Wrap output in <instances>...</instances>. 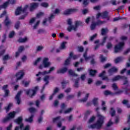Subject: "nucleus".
<instances>
[{
	"label": "nucleus",
	"mask_w": 130,
	"mask_h": 130,
	"mask_svg": "<svg viewBox=\"0 0 130 130\" xmlns=\"http://www.w3.org/2000/svg\"><path fill=\"white\" fill-rule=\"evenodd\" d=\"M98 117H99L96 122L94 124H92L88 126L89 128H96L97 129H100L104 123V116L100 114H98Z\"/></svg>",
	"instance_id": "obj_1"
},
{
	"label": "nucleus",
	"mask_w": 130,
	"mask_h": 130,
	"mask_svg": "<svg viewBox=\"0 0 130 130\" xmlns=\"http://www.w3.org/2000/svg\"><path fill=\"white\" fill-rule=\"evenodd\" d=\"M15 122L19 124V126H16L14 130H23V128H24V123H23V118L22 116L18 117L16 119Z\"/></svg>",
	"instance_id": "obj_2"
},
{
	"label": "nucleus",
	"mask_w": 130,
	"mask_h": 130,
	"mask_svg": "<svg viewBox=\"0 0 130 130\" xmlns=\"http://www.w3.org/2000/svg\"><path fill=\"white\" fill-rule=\"evenodd\" d=\"M24 91L25 92L26 95H27V96H29V95L30 98H33V97H34V96H35L36 94H37V91H38V86L35 87L34 89L29 88ZM31 92H32V93L30 95V93H31Z\"/></svg>",
	"instance_id": "obj_3"
},
{
	"label": "nucleus",
	"mask_w": 130,
	"mask_h": 130,
	"mask_svg": "<svg viewBox=\"0 0 130 130\" xmlns=\"http://www.w3.org/2000/svg\"><path fill=\"white\" fill-rule=\"evenodd\" d=\"M124 46V42H120L118 44L116 45L114 48V53H118L120 52L122 49H123Z\"/></svg>",
	"instance_id": "obj_4"
},
{
	"label": "nucleus",
	"mask_w": 130,
	"mask_h": 130,
	"mask_svg": "<svg viewBox=\"0 0 130 130\" xmlns=\"http://www.w3.org/2000/svg\"><path fill=\"white\" fill-rule=\"evenodd\" d=\"M87 54L88 52L86 50L83 54V57L84 58L85 60L87 61V60H89V59H91V58H92L90 61V64H95V63H96V61H95V59L93 58V57L95 56V55H91V56H87Z\"/></svg>",
	"instance_id": "obj_5"
},
{
	"label": "nucleus",
	"mask_w": 130,
	"mask_h": 130,
	"mask_svg": "<svg viewBox=\"0 0 130 130\" xmlns=\"http://www.w3.org/2000/svg\"><path fill=\"white\" fill-rule=\"evenodd\" d=\"M15 115H16V112L15 111L9 113L8 114V116L6 117V118H4L2 120L3 123H6V122H8V121H9V120H11L12 118H14Z\"/></svg>",
	"instance_id": "obj_6"
},
{
	"label": "nucleus",
	"mask_w": 130,
	"mask_h": 130,
	"mask_svg": "<svg viewBox=\"0 0 130 130\" xmlns=\"http://www.w3.org/2000/svg\"><path fill=\"white\" fill-rule=\"evenodd\" d=\"M29 8V6L25 5L23 9H22L21 7H18L15 11V16H18L21 13H25L27 10V9Z\"/></svg>",
	"instance_id": "obj_7"
},
{
	"label": "nucleus",
	"mask_w": 130,
	"mask_h": 130,
	"mask_svg": "<svg viewBox=\"0 0 130 130\" xmlns=\"http://www.w3.org/2000/svg\"><path fill=\"white\" fill-rule=\"evenodd\" d=\"M104 22L105 21H102L100 20H98L97 22L92 21L90 25V29L91 30H95L96 26H100V25H102Z\"/></svg>",
	"instance_id": "obj_8"
},
{
	"label": "nucleus",
	"mask_w": 130,
	"mask_h": 130,
	"mask_svg": "<svg viewBox=\"0 0 130 130\" xmlns=\"http://www.w3.org/2000/svg\"><path fill=\"white\" fill-rule=\"evenodd\" d=\"M120 93H122V90H119L116 91V92H112L109 90H105L104 92V94L105 96H108V95H111V96H114V95H117L118 94H120Z\"/></svg>",
	"instance_id": "obj_9"
},
{
	"label": "nucleus",
	"mask_w": 130,
	"mask_h": 130,
	"mask_svg": "<svg viewBox=\"0 0 130 130\" xmlns=\"http://www.w3.org/2000/svg\"><path fill=\"white\" fill-rule=\"evenodd\" d=\"M25 73L23 71V70L20 71L15 75V77H16V81H19V80H21L23 79V77H24Z\"/></svg>",
	"instance_id": "obj_10"
},
{
	"label": "nucleus",
	"mask_w": 130,
	"mask_h": 130,
	"mask_svg": "<svg viewBox=\"0 0 130 130\" xmlns=\"http://www.w3.org/2000/svg\"><path fill=\"white\" fill-rule=\"evenodd\" d=\"M79 26H84V23H83V22L81 21H75V26L74 25H72V30H74V31H76L77 30V28H78Z\"/></svg>",
	"instance_id": "obj_11"
},
{
	"label": "nucleus",
	"mask_w": 130,
	"mask_h": 130,
	"mask_svg": "<svg viewBox=\"0 0 130 130\" xmlns=\"http://www.w3.org/2000/svg\"><path fill=\"white\" fill-rule=\"evenodd\" d=\"M78 11V9H69L66 10L63 12V15H65L67 16L68 15H71V14H73V13H75V12H77Z\"/></svg>",
	"instance_id": "obj_12"
},
{
	"label": "nucleus",
	"mask_w": 130,
	"mask_h": 130,
	"mask_svg": "<svg viewBox=\"0 0 130 130\" xmlns=\"http://www.w3.org/2000/svg\"><path fill=\"white\" fill-rule=\"evenodd\" d=\"M21 94H22V91H18L15 98V100L17 101V104H18V105L21 104Z\"/></svg>",
	"instance_id": "obj_13"
},
{
	"label": "nucleus",
	"mask_w": 130,
	"mask_h": 130,
	"mask_svg": "<svg viewBox=\"0 0 130 130\" xmlns=\"http://www.w3.org/2000/svg\"><path fill=\"white\" fill-rule=\"evenodd\" d=\"M105 75H106V72L105 71H103L99 74V77L100 78H102L103 81H108L109 79H108V77L105 76Z\"/></svg>",
	"instance_id": "obj_14"
},
{
	"label": "nucleus",
	"mask_w": 130,
	"mask_h": 130,
	"mask_svg": "<svg viewBox=\"0 0 130 130\" xmlns=\"http://www.w3.org/2000/svg\"><path fill=\"white\" fill-rule=\"evenodd\" d=\"M43 64L44 68H48L50 66V62H48V58H44L43 60Z\"/></svg>",
	"instance_id": "obj_15"
},
{
	"label": "nucleus",
	"mask_w": 130,
	"mask_h": 130,
	"mask_svg": "<svg viewBox=\"0 0 130 130\" xmlns=\"http://www.w3.org/2000/svg\"><path fill=\"white\" fill-rule=\"evenodd\" d=\"M124 79H126V77L120 75H117L112 79V81L113 82H115L116 81H118V80H122Z\"/></svg>",
	"instance_id": "obj_16"
},
{
	"label": "nucleus",
	"mask_w": 130,
	"mask_h": 130,
	"mask_svg": "<svg viewBox=\"0 0 130 130\" xmlns=\"http://www.w3.org/2000/svg\"><path fill=\"white\" fill-rule=\"evenodd\" d=\"M102 17L103 19H107L108 21H109V17H108V12L104 11L102 13Z\"/></svg>",
	"instance_id": "obj_17"
},
{
	"label": "nucleus",
	"mask_w": 130,
	"mask_h": 130,
	"mask_svg": "<svg viewBox=\"0 0 130 130\" xmlns=\"http://www.w3.org/2000/svg\"><path fill=\"white\" fill-rule=\"evenodd\" d=\"M68 72V68L67 67H64L61 69L58 70L57 71V74H64Z\"/></svg>",
	"instance_id": "obj_18"
},
{
	"label": "nucleus",
	"mask_w": 130,
	"mask_h": 130,
	"mask_svg": "<svg viewBox=\"0 0 130 130\" xmlns=\"http://www.w3.org/2000/svg\"><path fill=\"white\" fill-rule=\"evenodd\" d=\"M38 7V3H31L30 7V11L32 12L34 10H35L36 8Z\"/></svg>",
	"instance_id": "obj_19"
},
{
	"label": "nucleus",
	"mask_w": 130,
	"mask_h": 130,
	"mask_svg": "<svg viewBox=\"0 0 130 130\" xmlns=\"http://www.w3.org/2000/svg\"><path fill=\"white\" fill-rule=\"evenodd\" d=\"M118 69L115 67H112L108 70L109 74H113V73H117Z\"/></svg>",
	"instance_id": "obj_20"
},
{
	"label": "nucleus",
	"mask_w": 130,
	"mask_h": 130,
	"mask_svg": "<svg viewBox=\"0 0 130 130\" xmlns=\"http://www.w3.org/2000/svg\"><path fill=\"white\" fill-rule=\"evenodd\" d=\"M89 75L91 77H95L96 74H97V70H93L92 69H90L89 71Z\"/></svg>",
	"instance_id": "obj_21"
},
{
	"label": "nucleus",
	"mask_w": 130,
	"mask_h": 130,
	"mask_svg": "<svg viewBox=\"0 0 130 130\" xmlns=\"http://www.w3.org/2000/svg\"><path fill=\"white\" fill-rule=\"evenodd\" d=\"M49 76L46 75L44 77V81L45 82V86H46V85H48L49 84Z\"/></svg>",
	"instance_id": "obj_22"
},
{
	"label": "nucleus",
	"mask_w": 130,
	"mask_h": 130,
	"mask_svg": "<svg viewBox=\"0 0 130 130\" xmlns=\"http://www.w3.org/2000/svg\"><path fill=\"white\" fill-rule=\"evenodd\" d=\"M68 73L72 77H78L79 76L78 74L75 73V72L73 71L72 69L69 70Z\"/></svg>",
	"instance_id": "obj_23"
},
{
	"label": "nucleus",
	"mask_w": 130,
	"mask_h": 130,
	"mask_svg": "<svg viewBox=\"0 0 130 130\" xmlns=\"http://www.w3.org/2000/svg\"><path fill=\"white\" fill-rule=\"evenodd\" d=\"M27 40L28 39L27 38V37H25L23 39L22 38H20L17 41L19 43H24V42H26Z\"/></svg>",
	"instance_id": "obj_24"
},
{
	"label": "nucleus",
	"mask_w": 130,
	"mask_h": 130,
	"mask_svg": "<svg viewBox=\"0 0 130 130\" xmlns=\"http://www.w3.org/2000/svg\"><path fill=\"white\" fill-rule=\"evenodd\" d=\"M69 58H70V59L71 58H73V59L75 60L78 58V56L77 55H74V53L71 52L69 54Z\"/></svg>",
	"instance_id": "obj_25"
},
{
	"label": "nucleus",
	"mask_w": 130,
	"mask_h": 130,
	"mask_svg": "<svg viewBox=\"0 0 130 130\" xmlns=\"http://www.w3.org/2000/svg\"><path fill=\"white\" fill-rule=\"evenodd\" d=\"M4 23L5 24V25L7 26H9L10 24H11V21L9 20V17L8 16H6V19L4 21Z\"/></svg>",
	"instance_id": "obj_26"
},
{
	"label": "nucleus",
	"mask_w": 130,
	"mask_h": 130,
	"mask_svg": "<svg viewBox=\"0 0 130 130\" xmlns=\"http://www.w3.org/2000/svg\"><path fill=\"white\" fill-rule=\"evenodd\" d=\"M122 104L126 105L127 108H130V105L128 103V101L126 100H123L122 102Z\"/></svg>",
	"instance_id": "obj_27"
},
{
	"label": "nucleus",
	"mask_w": 130,
	"mask_h": 130,
	"mask_svg": "<svg viewBox=\"0 0 130 130\" xmlns=\"http://www.w3.org/2000/svg\"><path fill=\"white\" fill-rule=\"evenodd\" d=\"M89 95H90L89 93H87L84 98L79 100L80 102H86L88 100V98H89Z\"/></svg>",
	"instance_id": "obj_28"
},
{
	"label": "nucleus",
	"mask_w": 130,
	"mask_h": 130,
	"mask_svg": "<svg viewBox=\"0 0 130 130\" xmlns=\"http://www.w3.org/2000/svg\"><path fill=\"white\" fill-rule=\"evenodd\" d=\"M126 18L125 17H117L113 18V22H116L117 21H119V20H126Z\"/></svg>",
	"instance_id": "obj_29"
},
{
	"label": "nucleus",
	"mask_w": 130,
	"mask_h": 130,
	"mask_svg": "<svg viewBox=\"0 0 130 130\" xmlns=\"http://www.w3.org/2000/svg\"><path fill=\"white\" fill-rule=\"evenodd\" d=\"M21 84L22 85H24V86L25 88H27V87H28V86H29V85H30V81H26V82H25V80H22L21 81Z\"/></svg>",
	"instance_id": "obj_30"
},
{
	"label": "nucleus",
	"mask_w": 130,
	"mask_h": 130,
	"mask_svg": "<svg viewBox=\"0 0 130 130\" xmlns=\"http://www.w3.org/2000/svg\"><path fill=\"white\" fill-rule=\"evenodd\" d=\"M69 81H62L61 84L62 85V89H65L66 87H67V84H69Z\"/></svg>",
	"instance_id": "obj_31"
},
{
	"label": "nucleus",
	"mask_w": 130,
	"mask_h": 130,
	"mask_svg": "<svg viewBox=\"0 0 130 130\" xmlns=\"http://www.w3.org/2000/svg\"><path fill=\"white\" fill-rule=\"evenodd\" d=\"M110 113L112 117L115 116V110H114V109L113 107L110 108Z\"/></svg>",
	"instance_id": "obj_32"
},
{
	"label": "nucleus",
	"mask_w": 130,
	"mask_h": 130,
	"mask_svg": "<svg viewBox=\"0 0 130 130\" xmlns=\"http://www.w3.org/2000/svg\"><path fill=\"white\" fill-rule=\"evenodd\" d=\"M33 117H34V115L32 114L28 118L25 119V121L27 122H32L34 120Z\"/></svg>",
	"instance_id": "obj_33"
},
{
	"label": "nucleus",
	"mask_w": 130,
	"mask_h": 130,
	"mask_svg": "<svg viewBox=\"0 0 130 130\" xmlns=\"http://www.w3.org/2000/svg\"><path fill=\"white\" fill-rule=\"evenodd\" d=\"M11 0H8L6 2L4 3L3 5H2V8L3 9H6V8H7V7L9 6L10 4V2Z\"/></svg>",
	"instance_id": "obj_34"
},
{
	"label": "nucleus",
	"mask_w": 130,
	"mask_h": 130,
	"mask_svg": "<svg viewBox=\"0 0 130 130\" xmlns=\"http://www.w3.org/2000/svg\"><path fill=\"white\" fill-rule=\"evenodd\" d=\"M66 107H67V105L66 104L62 103L61 104V110L59 111V113H62V110L66 109Z\"/></svg>",
	"instance_id": "obj_35"
},
{
	"label": "nucleus",
	"mask_w": 130,
	"mask_h": 130,
	"mask_svg": "<svg viewBox=\"0 0 130 130\" xmlns=\"http://www.w3.org/2000/svg\"><path fill=\"white\" fill-rule=\"evenodd\" d=\"M75 98V95L70 94L66 97L67 101H70L71 99H74Z\"/></svg>",
	"instance_id": "obj_36"
},
{
	"label": "nucleus",
	"mask_w": 130,
	"mask_h": 130,
	"mask_svg": "<svg viewBox=\"0 0 130 130\" xmlns=\"http://www.w3.org/2000/svg\"><path fill=\"white\" fill-rule=\"evenodd\" d=\"M12 106H13V104L10 103L7 107H5V109H6L7 112L10 111V109H11V107H12Z\"/></svg>",
	"instance_id": "obj_37"
},
{
	"label": "nucleus",
	"mask_w": 130,
	"mask_h": 130,
	"mask_svg": "<svg viewBox=\"0 0 130 130\" xmlns=\"http://www.w3.org/2000/svg\"><path fill=\"white\" fill-rule=\"evenodd\" d=\"M79 81H80L79 78L75 80V84L74 85V87H75V88H79Z\"/></svg>",
	"instance_id": "obj_38"
},
{
	"label": "nucleus",
	"mask_w": 130,
	"mask_h": 130,
	"mask_svg": "<svg viewBox=\"0 0 130 130\" xmlns=\"http://www.w3.org/2000/svg\"><path fill=\"white\" fill-rule=\"evenodd\" d=\"M92 102L94 106H97V105H98V98H94L92 100Z\"/></svg>",
	"instance_id": "obj_39"
},
{
	"label": "nucleus",
	"mask_w": 130,
	"mask_h": 130,
	"mask_svg": "<svg viewBox=\"0 0 130 130\" xmlns=\"http://www.w3.org/2000/svg\"><path fill=\"white\" fill-rule=\"evenodd\" d=\"M71 63V58H67L64 62V66H69Z\"/></svg>",
	"instance_id": "obj_40"
},
{
	"label": "nucleus",
	"mask_w": 130,
	"mask_h": 130,
	"mask_svg": "<svg viewBox=\"0 0 130 130\" xmlns=\"http://www.w3.org/2000/svg\"><path fill=\"white\" fill-rule=\"evenodd\" d=\"M107 39V37H105L103 39V41L100 43V45H101L102 46H104V44L105 42H106V40Z\"/></svg>",
	"instance_id": "obj_41"
},
{
	"label": "nucleus",
	"mask_w": 130,
	"mask_h": 130,
	"mask_svg": "<svg viewBox=\"0 0 130 130\" xmlns=\"http://www.w3.org/2000/svg\"><path fill=\"white\" fill-rule=\"evenodd\" d=\"M59 119H60V116H57L55 118H53V122L55 123V122H56L57 121H59Z\"/></svg>",
	"instance_id": "obj_42"
},
{
	"label": "nucleus",
	"mask_w": 130,
	"mask_h": 130,
	"mask_svg": "<svg viewBox=\"0 0 130 130\" xmlns=\"http://www.w3.org/2000/svg\"><path fill=\"white\" fill-rule=\"evenodd\" d=\"M20 24H21V22H20V21H17L16 23V24H15V29H19V28H20Z\"/></svg>",
	"instance_id": "obj_43"
},
{
	"label": "nucleus",
	"mask_w": 130,
	"mask_h": 130,
	"mask_svg": "<svg viewBox=\"0 0 130 130\" xmlns=\"http://www.w3.org/2000/svg\"><path fill=\"white\" fill-rule=\"evenodd\" d=\"M73 110V108H70L67 110L64 111V114H67V113H70Z\"/></svg>",
	"instance_id": "obj_44"
},
{
	"label": "nucleus",
	"mask_w": 130,
	"mask_h": 130,
	"mask_svg": "<svg viewBox=\"0 0 130 130\" xmlns=\"http://www.w3.org/2000/svg\"><path fill=\"white\" fill-rule=\"evenodd\" d=\"M121 58H122L121 57H117L114 60L115 63H118V62H119V61L121 60Z\"/></svg>",
	"instance_id": "obj_45"
},
{
	"label": "nucleus",
	"mask_w": 130,
	"mask_h": 130,
	"mask_svg": "<svg viewBox=\"0 0 130 130\" xmlns=\"http://www.w3.org/2000/svg\"><path fill=\"white\" fill-rule=\"evenodd\" d=\"M66 44H67V42H63L60 46V48L61 49H64V48H66Z\"/></svg>",
	"instance_id": "obj_46"
},
{
	"label": "nucleus",
	"mask_w": 130,
	"mask_h": 130,
	"mask_svg": "<svg viewBox=\"0 0 130 130\" xmlns=\"http://www.w3.org/2000/svg\"><path fill=\"white\" fill-rule=\"evenodd\" d=\"M78 50L79 52H83L84 51V47L82 46L78 47Z\"/></svg>",
	"instance_id": "obj_47"
},
{
	"label": "nucleus",
	"mask_w": 130,
	"mask_h": 130,
	"mask_svg": "<svg viewBox=\"0 0 130 130\" xmlns=\"http://www.w3.org/2000/svg\"><path fill=\"white\" fill-rule=\"evenodd\" d=\"M28 110L30 113H33V112H35V111H36V109H35V108L31 107L29 108Z\"/></svg>",
	"instance_id": "obj_48"
},
{
	"label": "nucleus",
	"mask_w": 130,
	"mask_h": 130,
	"mask_svg": "<svg viewBox=\"0 0 130 130\" xmlns=\"http://www.w3.org/2000/svg\"><path fill=\"white\" fill-rule=\"evenodd\" d=\"M95 118H96V117H95V116H92L89 120L88 123H91L93 122V121H94V120H95Z\"/></svg>",
	"instance_id": "obj_49"
},
{
	"label": "nucleus",
	"mask_w": 130,
	"mask_h": 130,
	"mask_svg": "<svg viewBox=\"0 0 130 130\" xmlns=\"http://www.w3.org/2000/svg\"><path fill=\"white\" fill-rule=\"evenodd\" d=\"M4 92L5 93L4 97H8V96H9V94H10V90L7 89L6 90H4Z\"/></svg>",
	"instance_id": "obj_50"
},
{
	"label": "nucleus",
	"mask_w": 130,
	"mask_h": 130,
	"mask_svg": "<svg viewBox=\"0 0 130 130\" xmlns=\"http://www.w3.org/2000/svg\"><path fill=\"white\" fill-rule=\"evenodd\" d=\"M100 59L102 62H104L106 60V58L104 57L103 55H100Z\"/></svg>",
	"instance_id": "obj_51"
},
{
	"label": "nucleus",
	"mask_w": 130,
	"mask_h": 130,
	"mask_svg": "<svg viewBox=\"0 0 130 130\" xmlns=\"http://www.w3.org/2000/svg\"><path fill=\"white\" fill-rule=\"evenodd\" d=\"M40 60H41V57L38 58L36 60V61L34 63V66H37V64L40 61Z\"/></svg>",
	"instance_id": "obj_52"
},
{
	"label": "nucleus",
	"mask_w": 130,
	"mask_h": 130,
	"mask_svg": "<svg viewBox=\"0 0 130 130\" xmlns=\"http://www.w3.org/2000/svg\"><path fill=\"white\" fill-rule=\"evenodd\" d=\"M107 28H102V35H105V34L107 33Z\"/></svg>",
	"instance_id": "obj_53"
},
{
	"label": "nucleus",
	"mask_w": 130,
	"mask_h": 130,
	"mask_svg": "<svg viewBox=\"0 0 130 130\" xmlns=\"http://www.w3.org/2000/svg\"><path fill=\"white\" fill-rule=\"evenodd\" d=\"M112 87L113 90H114L115 91H116V90H117L118 89V87H117V85H116V83H113L112 84Z\"/></svg>",
	"instance_id": "obj_54"
},
{
	"label": "nucleus",
	"mask_w": 130,
	"mask_h": 130,
	"mask_svg": "<svg viewBox=\"0 0 130 130\" xmlns=\"http://www.w3.org/2000/svg\"><path fill=\"white\" fill-rule=\"evenodd\" d=\"M25 48H24V46H20L19 48H18V52H22Z\"/></svg>",
	"instance_id": "obj_55"
},
{
	"label": "nucleus",
	"mask_w": 130,
	"mask_h": 130,
	"mask_svg": "<svg viewBox=\"0 0 130 130\" xmlns=\"http://www.w3.org/2000/svg\"><path fill=\"white\" fill-rule=\"evenodd\" d=\"M13 128V124L11 123L7 127L6 130H12Z\"/></svg>",
	"instance_id": "obj_56"
},
{
	"label": "nucleus",
	"mask_w": 130,
	"mask_h": 130,
	"mask_svg": "<svg viewBox=\"0 0 130 130\" xmlns=\"http://www.w3.org/2000/svg\"><path fill=\"white\" fill-rule=\"evenodd\" d=\"M3 60H7L8 59H10V56H9V55L7 54L5 55L3 58Z\"/></svg>",
	"instance_id": "obj_57"
},
{
	"label": "nucleus",
	"mask_w": 130,
	"mask_h": 130,
	"mask_svg": "<svg viewBox=\"0 0 130 130\" xmlns=\"http://www.w3.org/2000/svg\"><path fill=\"white\" fill-rule=\"evenodd\" d=\"M96 37H97V34H95L92 36L90 37V41H93V40L95 39Z\"/></svg>",
	"instance_id": "obj_58"
},
{
	"label": "nucleus",
	"mask_w": 130,
	"mask_h": 130,
	"mask_svg": "<svg viewBox=\"0 0 130 130\" xmlns=\"http://www.w3.org/2000/svg\"><path fill=\"white\" fill-rule=\"evenodd\" d=\"M111 47H112V44L110 42H108L107 44V48H108V49H110Z\"/></svg>",
	"instance_id": "obj_59"
},
{
	"label": "nucleus",
	"mask_w": 130,
	"mask_h": 130,
	"mask_svg": "<svg viewBox=\"0 0 130 130\" xmlns=\"http://www.w3.org/2000/svg\"><path fill=\"white\" fill-rule=\"evenodd\" d=\"M15 35V31H12L9 34V38H13Z\"/></svg>",
	"instance_id": "obj_60"
},
{
	"label": "nucleus",
	"mask_w": 130,
	"mask_h": 130,
	"mask_svg": "<svg viewBox=\"0 0 130 130\" xmlns=\"http://www.w3.org/2000/svg\"><path fill=\"white\" fill-rule=\"evenodd\" d=\"M58 91H59V89L58 87H55L53 92V94L54 95H55L56 93H58Z\"/></svg>",
	"instance_id": "obj_61"
},
{
	"label": "nucleus",
	"mask_w": 130,
	"mask_h": 130,
	"mask_svg": "<svg viewBox=\"0 0 130 130\" xmlns=\"http://www.w3.org/2000/svg\"><path fill=\"white\" fill-rule=\"evenodd\" d=\"M43 49V46H38L37 48V51H41Z\"/></svg>",
	"instance_id": "obj_62"
},
{
	"label": "nucleus",
	"mask_w": 130,
	"mask_h": 130,
	"mask_svg": "<svg viewBox=\"0 0 130 130\" xmlns=\"http://www.w3.org/2000/svg\"><path fill=\"white\" fill-rule=\"evenodd\" d=\"M44 15V13L43 12H39L37 14V18H40L41 16H43Z\"/></svg>",
	"instance_id": "obj_63"
},
{
	"label": "nucleus",
	"mask_w": 130,
	"mask_h": 130,
	"mask_svg": "<svg viewBox=\"0 0 130 130\" xmlns=\"http://www.w3.org/2000/svg\"><path fill=\"white\" fill-rule=\"evenodd\" d=\"M6 53V49H3L0 51V56H3Z\"/></svg>",
	"instance_id": "obj_64"
}]
</instances>
